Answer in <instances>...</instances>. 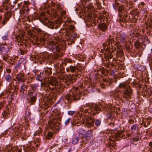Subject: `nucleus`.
Segmentation results:
<instances>
[{
    "instance_id": "nucleus-1",
    "label": "nucleus",
    "mask_w": 152,
    "mask_h": 152,
    "mask_svg": "<svg viewBox=\"0 0 152 152\" xmlns=\"http://www.w3.org/2000/svg\"><path fill=\"white\" fill-rule=\"evenodd\" d=\"M116 42L115 40L114 39L111 35H110L107 40L103 44V47L105 49L104 57L106 60V62L104 61V65L107 68L109 67L110 63H111L110 59L113 57V56L115 54V46L116 45Z\"/></svg>"
},
{
    "instance_id": "nucleus-2",
    "label": "nucleus",
    "mask_w": 152,
    "mask_h": 152,
    "mask_svg": "<svg viewBox=\"0 0 152 152\" xmlns=\"http://www.w3.org/2000/svg\"><path fill=\"white\" fill-rule=\"evenodd\" d=\"M56 82L51 81L49 83H42L41 85L44 88V90L47 92H50L49 94V98L50 99L53 96V92L61 93L63 91V88L60 85H56ZM49 97V96H48ZM48 98H49L48 97Z\"/></svg>"
},
{
    "instance_id": "nucleus-3",
    "label": "nucleus",
    "mask_w": 152,
    "mask_h": 152,
    "mask_svg": "<svg viewBox=\"0 0 152 152\" xmlns=\"http://www.w3.org/2000/svg\"><path fill=\"white\" fill-rule=\"evenodd\" d=\"M38 85L37 84H34L31 85V88L28 91V95L29 98L28 102L31 104H34L36 102L37 99V94L35 91H37Z\"/></svg>"
},
{
    "instance_id": "nucleus-4",
    "label": "nucleus",
    "mask_w": 152,
    "mask_h": 152,
    "mask_svg": "<svg viewBox=\"0 0 152 152\" xmlns=\"http://www.w3.org/2000/svg\"><path fill=\"white\" fill-rule=\"evenodd\" d=\"M88 108H85L83 112L84 113H90L91 114L94 115L96 113L97 114L99 113V111H102L103 110L102 106L101 104L98 103L96 104L93 105L92 107H87Z\"/></svg>"
},
{
    "instance_id": "nucleus-5",
    "label": "nucleus",
    "mask_w": 152,
    "mask_h": 152,
    "mask_svg": "<svg viewBox=\"0 0 152 152\" xmlns=\"http://www.w3.org/2000/svg\"><path fill=\"white\" fill-rule=\"evenodd\" d=\"M48 48L51 50L53 53H56L58 56H61L60 53L61 49L62 48V46L61 45L58 44V43H54L53 42H51L49 44Z\"/></svg>"
},
{
    "instance_id": "nucleus-6",
    "label": "nucleus",
    "mask_w": 152,
    "mask_h": 152,
    "mask_svg": "<svg viewBox=\"0 0 152 152\" xmlns=\"http://www.w3.org/2000/svg\"><path fill=\"white\" fill-rule=\"evenodd\" d=\"M61 119L60 115L56 116L55 118H53L50 121H48V124L49 126L53 127V129H58V128L60 127L59 126Z\"/></svg>"
},
{
    "instance_id": "nucleus-7",
    "label": "nucleus",
    "mask_w": 152,
    "mask_h": 152,
    "mask_svg": "<svg viewBox=\"0 0 152 152\" xmlns=\"http://www.w3.org/2000/svg\"><path fill=\"white\" fill-rule=\"evenodd\" d=\"M65 98L68 101V102L69 101L71 102L72 101H76L79 100L80 99V95L75 92H70L69 94H67L65 95Z\"/></svg>"
},
{
    "instance_id": "nucleus-8",
    "label": "nucleus",
    "mask_w": 152,
    "mask_h": 152,
    "mask_svg": "<svg viewBox=\"0 0 152 152\" xmlns=\"http://www.w3.org/2000/svg\"><path fill=\"white\" fill-rule=\"evenodd\" d=\"M95 119L92 117H88L86 118L83 121V123L85 125L86 127L88 128L94 127V122Z\"/></svg>"
},
{
    "instance_id": "nucleus-9",
    "label": "nucleus",
    "mask_w": 152,
    "mask_h": 152,
    "mask_svg": "<svg viewBox=\"0 0 152 152\" xmlns=\"http://www.w3.org/2000/svg\"><path fill=\"white\" fill-rule=\"evenodd\" d=\"M84 133L83 132L81 133H79L77 134L74 137L72 140V143L74 144H76L79 142L81 143L84 141V134L83 133Z\"/></svg>"
},
{
    "instance_id": "nucleus-10",
    "label": "nucleus",
    "mask_w": 152,
    "mask_h": 152,
    "mask_svg": "<svg viewBox=\"0 0 152 152\" xmlns=\"http://www.w3.org/2000/svg\"><path fill=\"white\" fill-rule=\"evenodd\" d=\"M6 45H4L3 46H0V53L2 54L5 55L7 54L10 49L12 48L11 46L12 45L11 43L10 44H6L5 43Z\"/></svg>"
},
{
    "instance_id": "nucleus-11",
    "label": "nucleus",
    "mask_w": 152,
    "mask_h": 152,
    "mask_svg": "<svg viewBox=\"0 0 152 152\" xmlns=\"http://www.w3.org/2000/svg\"><path fill=\"white\" fill-rule=\"evenodd\" d=\"M132 92V90L131 88L129 87L127 88L124 91L123 97L126 99L131 98V94Z\"/></svg>"
},
{
    "instance_id": "nucleus-12",
    "label": "nucleus",
    "mask_w": 152,
    "mask_h": 152,
    "mask_svg": "<svg viewBox=\"0 0 152 152\" xmlns=\"http://www.w3.org/2000/svg\"><path fill=\"white\" fill-rule=\"evenodd\" d=\"M28 86L27 85L23 84L21 86L20 90V94L22 97V98H24L27 94V89Z\"/></svg>"
},
{
    "instance_id": "nucleus-13",
    "label": "nucleus",
    "mask_w": 152,
    "mask_h": 152,
    "mask_svg": "<svg viewBox=\"0 0 152 152\" xmlns=\"http://www.w3.org/2000/svg\"><path fill=\"white\" fill-rule=\"evenodd\" d=\"M79 37V35L76 33L73 34L71 35L68 38H67V40L68 42V44H71L72 43H74L75 41L76 40L77 38H78Z\"/></svg>"
},
{
    "instance_id": "nucleus-14",
    "label": "nucleus",
    "mask_w": 152,
    "mask_h": 152,
    "mask_svg": "<svg viewBox=\"0 0 152 152\" xmlns=\"http://www.w3.org/2000/svg\"><path fill=\"white\" fill-rule=\"evenodd\" d=\"M66 32L65 33V35L68 36L71 33H73L75 30V27L73 25H70L67 27V28L66 29Z\"/></svg>"
},
{
    "instance_id": "nucleus-15",
    "label": "nucleus",
    "mask_w": 152,
    "mask_h": 152,
    "mask_svg": "<svg viewBox=\"0 0 152 152\" xmlns=\"http://www.w3.org/2000/svg\"><path fill=\"white\" fill-rule=\"evenodd\" d=\"M128 39V37L126 34L124 33H121L120 34V42L122 43L126 44L127 43V40Z\"/></svg>"
},
{
    "instance_id": "nucleus-16",
    "label": "nucleus",
    "mask_w": 152,
    "mask_h": 152,
    "mask_svg": "<svg viewBox=\"0 0 152 152\" xmlns=\"http://www.w3.org/2000/svg\"><path fill=\"white\" fill-rule=\"evenodd\" d=\"M24 74L21 73H19L17 75L16 78L18 82L19 83L20 82H23L24 81Z\"/></svg>"
},
{
    "instance_id": "nucleus-17",
    "label": "nucleus",
    "mask_w": 152,
    "mask_h": 152,
    "mask_svg": "<svg viewBox=\"0 0 152 152\" xmlns=\"http://www.w3.org/2000/svg\"><path fill=\"white\" fill-rule=\"evenodd\" d=\"M11 16V15L10 13L7 12V14H5V16L4 17L3 20L2 22V26L7 23V22L9 20Z\"/></svg>"
},
{
    "instance_id": "nucleus-18",
    "label": "nucleus",
    "mask_w": 152,
    "mask_h": 152,
    "mask_svg": "<svg viewBox=\"0 0 152 152\" xmlns=\"http://www.w3.org/2000/svg\"><path fill=\"white\" fill-rule=\"evenodd\" d=\"M12 76L10 74H7L4 77V80L5 82L7 83L10 84V83L12 80Z\"/></svg>"
},
{
    "instance_id": "nucleus-19",
    "label": "nucleus",
    "mask_w": 152,
    "mask_h": 152,
    "mask_svg": "<svg viewBox=\"0 0 152 152\" xmlns=\"http://www.w3.org/2000/svg\"><path fill=\"white\" fill-rule=\"evenodd\" d=\"M78 76V75L77 74L72 75L70 77H68L67 80L69 81L70 83L75 82Z\"/></svg>"
},
{
    "instance_id": "nucleus-20",
    "label": "nucleus",
    "mask_w": 152,
    "mask_h": 152,
    "mask_svg": "<svg viewBox=\"0 0 152 152\" xmlns=\"http://www.w3.org/2000/svg\"><path fill=\"white\" fill-rule=\"evenodd\" d=\"M10 112V110L8 108V106H7V109L4 110L3 113H2V116L3 118H7L9 115V113Z\"/></svg>"
},
{
    "instance_id": "nucleus-21",
    "label": "nucleus",
    "mask_w": 152,
    "mask_h": 152,
    "mask_svg": "<svg viewBox=\"0 0 152 152\" xmlns=\"http://www.w3.org/2000/svg\"><path fill=\"white\" fill-rule=\"evenodd\" d=\"M118 16L120 17L121 18L122 17V14L124 13V8L123 6H121L119 7L118 9Z\"/></svg>"
},
{
    "instance_id": "nucleus-22",
    "label": "nucleus",
    "mask_w": 152,
    "mask_h": 152,
    "mask_svg": "<svg viewBox=\"0 0 152 152\" xmlns=\"http://www.w3.org/2000/svg\"><path fill=\"white\" fill-rule=\"evenodd\" d=\"M99 28L103 31H105L107 29V25L104 23H102L98 25Z\"/></svg>"
},
{
    "instance_id": "nucleus-23",
    "label": "nucleus",
    "mask_w": 152,
    "mask_h": 152,
    "mask_svg": "<svg viewBox=\"0 0 152 152\" xmlns=\"http://www.w3.org/2000/svg\"><path fill=\"white\" fill-rule=\"evenodd\" d=\"M118 87L119 88L125 89L128 87L127 84L125 82L120 83L118 86Z\"/></svg>"
},
{
    "instance_id": "nucleus-24",
    "label": "nucleus",
    "mask_w": 152,
    "mask_h": 152,
    "mask_svg": "<svg viewBox=\"0 0 152 152\" xmlns=\"http://www.w3.org/2000/svg\"><path fill=\"white\" fill-rule=\"evenodd\" d=\"M39 58L40 59H41L42 60L44 61L47 58V57L46 56V54L43 53H41L39 54Z\"/></svg>"
},
{
    "instance_id": "nucleus-25",
    "label": "nucleus",
    "mask_w": 152,
    "mask_h": 152,
    "mask_svg": "<svg viewBox=\"0 0 152 152\" xmlns=\"http://www.w3.org/2000/svg\"><path fill=\"white\" fill-rule=\"evenodd\" d=\"M70 70L71 72L73 73L76 70H78V67L76 66H70L69 67Z\"/></svg>"
},
{
    "instance_id": "nucleus-26",
    "label": "nucleus",
    "mask_w": 152,
    "mask_h": 152,
    "mask_svg": "<svg viewBox=\"0 0 152 152\" xmlns=\"http://www.w3.org/2000/svg\"><path fill=\"white\" fill-rule=\"evenodd\" d=\"M43 73H40L39 74H38L36 77V80L38 81L42 82L43 80L42 77L43 76Z\"/></svg>"
},
{
    "instance_id": "nucleus-27",
    "label": "nucleus",
    "mask_w": 152,
    "mask_h": 152,
    "mask_svg": "<svg viewBox=\"0 0 152 152\" xmlns=\"http://www.w3.org/2000/svg\"><path fill=\"white\" fill-rule=\"evenodd\" d=\"M25 114H26L24 116V118H25L26 120L27 119L28 120V119L30 120V115H31V112L28 111L27 112L26 111Z\"/></svg>"
},
{
    "instance_id": "nucleus-28",
    "label": "nucleus",
    "mask_w": 152,
    "mask_h": 152,
    "mask_svg": "<svg viewBox=\"0 0 152 152\" xmlns=\"http://www.w3.org/2000/svg\"><path fill=\"white\" fill-rule=\"evenodd\" d=\"M138 125L137 124H134L131 127V132H134L136 130L138 129Z\"/></svg>"
},
{
    "instance_id": "nucleus-29",
    "label": "nucleus",
    "mask_w": 152,
    "mask_h": 152,
    "mask_svg": "<svg viewBox=\"0 0 152 152\" xmlns=\"http://www.w3.org/2000/svg\"><path fill=\"white\" fill-rule=\"evenodd\" d=\"M95 124L97 127L100 126L101 124V121L100 119H97L95 120Z\"/></svg>"
},
{
    "instance_id": "nucleus-30",
    "label": "nucleus",
    "mask_w": 152,
    "mask_h": 152,
    "mask_svg": "<svg viewBox=\"0 0 152 152\" xmlns=\"http://www.w3.org/2000/svg\"><path fill=\"white\" fill-rule=\"evenodd\" d=\"M53 132H49L47 135L45 137V139H50L51 137H52L53 135Z\"/></svg>"
},
{
    "instance_id": "nucleus-31",
    "label": "nucleus",
    "mask_w": 152,
    "mask_h": 152,
    "mask_svg": "<svg viewBox=\"0 0 152 152\" xmlns=\"http://www.w3.org/2000/svg\"><path fill=\"white\" fill-rule=\"evenodd\" d=\"M109 82H108L107 80L105 79H104L103 80V84L101 85V87L102 88H104L105 85L107 86L109 85Z\"/></svg>"
},
{
    "instance_id": "nucleus-32",
    "label": "nucleus",
    "mask_w": 152,
    "mask_h": 152,
    "mask_svg": "<svg viewBox=\"0 0 152 152\" xmlns=\"http://www.w3.org/2000/svg\"><path fill=\"white\" fill-rule=\"evenodd\" d=\"M71 119L70 118H68L64 120V125L66 126L70 122Z\"/></svg>"
},
{
    "instance_id": "nucleus-33",
    "label": "nucleus",
    "mask_w": 152,
    "mask_h": 152,
    "mask_svg": "<svg viewBox=\"0 0 152 152\" xmlns=\"http://www.w3.org/2000/svg\"><path fill=\"white\" fill-rule=\"evenodd\" d=\"M37 40L38 41H39L40 42H44L47 40V39L45 37H40L38 38Z\"/></svg>"
},
{
    "instance_id": "nucleus-34",
    "label": "nucleus",
    "mask_w": 152,
    "mask_h": 152,
    "mask_svg": "<svg viewBox=\"0 0 152 152\" xmlns=\"http://www.w3.org/2000/svg\"><path fill=\"white\" fill-rule=\"evenodd\" d=\"M92 135V133L91 131L88 130L86 133L85 137V138H87V137L91 136Z\"/></svg>"
},
{
    "instance_id": "nucleus-35",
    "label": "nucleus",
    "mask_w": 152,
    "mask_h": 152,
    "mask_svg": "<svg viewBox=\"0 0 152 152\" xmlns=\"http://www.w3.org/2000/svg\"><path fill=\"white\" fill-rule=\"evenodd\" d=\"M28 4H29V1H25L23 3V7L24 8L27 7Z\"/></svg>"
},
{
    "instance_id": "nucleus-36",
    "label": "nucleus",
    "mask_w": 152,
    "mask_h": 152,
    "mask_svg": "<svg viewBox=\"0 0 152 152\" xmlns=\"http://www.w3.org/2000/svg\"><path fill=\"white\" fill-rule=\"evenodd\" d=\"M18 52L22 55H23L26 53V51L25 50L21 49H20V50H18Z\"/></svg>"
},
{
    "instance_id": "nucleus-37",
    "label": "nucleus",
    "mask_w": 152,
    "mask_h": 152,
    "mask_svg": "<svg viewBox=\"0 0 152 152\" xmlns=\"http://www.w3.org/2000/svg\"><path fill=\"white\" fill-rule=\"evenodd\" d=\"M2 39L4 40H7L8 39V34L7 33L4 35L2 37Z\"/></svg>"
},
{
    "instance_id": "nucleus-38",
    "label": "nucleus",
    "mask_w": 152,
    "mask_h": 152,
    "mask_svg": "<svg viewBox=\"0 0 152 152\" xmlns=\"http://www.w3.org/2000/svg\"><path fill=\"white\" fill-rule=\"evenodd\" d=\"M52 11H53V16L55 17H56L58 14V13L57 12V11L56 10H55L53 9V10H52Z\"/></svg>"
},
{
    "instance_id": "nucleus-39",
    "label": "nucleus",
    "mask_w": 152,
    "mask_h": 152,
    "mask_svg": "<svg viewBox=\"0 0 152 152\" xmlns=\"http://www.w3.org/2000/svg\"><path fill=\"white\" fill-rule=\"evenodd\" d=\"M15 130L17 132L20 133L21 132V129H20V126L15 127Z\"/></svg>"
},
{
    "instance_id": "nucleus-40",
    "label": "nucleus",
    "mask_w": 152,
    "mask_h": 152,
    "mask_svg": "<svg viewBox=\"0 0 152 152\" xmlns=\"http://www.w3.org/2000/svg\"><path fill=\"white\" fill-rule=\"evenodd\" d=\"M134 45L137 48H138L140 45V42L138 41H136Z\"/></svg>"
},
{
    "instance_id": "nucleus-41",
    "label": "nucleus",
    "mask_w": 152,
    "mask_h": 152,
    "mask_svg": "<svg viewBox=\"0 0 152 152\" xmlns=\"http://www.w3.org/2000/svg\"><path fill=\"white\" fill-rule=\"evenodd\" d=\"M85 107H85L84 106H82V107H81L80 109V112H83L84 111V110L85 109Z\"/></svg>"
},
{
    "instance_id": "nucleus-42",
    "label": "nucleus",
    "mask_w": 152,
    "mask_h": 152,
    "mask_svg": "<svg viewBox=\"0 0 152 152\" xmlns=\"http://www.w3.org/2000/svg\"><path fill=\"white\" fill-rule=\"evenodd\" d=\"M144 121L146 123V124L148 125V126L150 124L151 120L150 119H148L146 120L145 121Z\"/></svg>"
},
{
    "instance_id": "nucleus-43",
    "label": "nucleus",
    "mask_w": 152,
    "mask_h": 152,
    "mask_svg": "<svg viewBox=\"0 0 152 152\" xmlns=\"http://www.w3.org/2000/svg\"><path fill=\"white\" fill-rule=\"evenodd\" d=\"M80 123H79L77 121V122H73V123H72V125H73V126H80L81 125V124L80 125H78V124H80Z\"/></svg>"
},
{
    "instance_id": "nucleus-44",
    "label": "nucleus",
    "mask_w": 152,
    "mask_h": 152,
    "mask_svg": "<svg viewBox=\"0 0 152 152\" xmlns=\"http://www.w3.org/2000/svg\"><path fill=\"white\" fill-rule=\"evenodd\" d=\"M66 12L65 11H62L61 13V16L63 17H65V16H64L66 15Z\"/></svg>"
},
{
    "instance_id": "nucleus-45",
    "label": "nucleus",
    "mask_w": 152,
    "mask_h": 152,
    "mask_svg": "<svg viewBox=\"0 0 152 152\" xmlns=\"http://www.w3.org/2000/svg\"><path fill=\"white\" fill-rule=\"evenodd\" d=\"M75 112L74 111H69L68 112V113L70 115H73L75 113Z\"/></svg>"
},
{
    "instance_id": "nucleus-46",
    "label": "nucleus",
    "mask_w": 152,
    "mask_h": 152,
    "mask_svg": "<svg viewBox=\"0 0 152 152\" xmlns=\"http://www.w3.org/2000/svg\"><path fill=\"white\" fill-rule=\"evenodd\" d=\"M26 151L27 152H34V151L31 149L29 147H28L27 150H26Z\"/></svg>"
},
{
    "instance_id": "nucleus-47",
    "label": "nucleus",
    "mask_w": 152,
    "mask_h": 152,
    "mask_svg": "<svg viewBox=\"0 0 152 152\" xmlns=\"http://www.w3.org/2000/svg\"><path fill=\"white\" fill-rule=\"evenodd\" d=\"M65 62L66 63H71L72 62V61L70 59H66L65 60Z\"/></svg>"
},
{
    "instance_id": "nucleus-48",
    "label": "nucleus",
    "mask_w": 152,
    "mask_h": 152,
    "mask_svg": "<svg viewBox=\"0 0 152 152\" xmlns=\"http://www.w3.org/2000/svg\"><path fill=\"white\" fill-rule=\"evenodd\" d=\"M129 124H132L134 123V121L133 120L131 119L129 120Z\"/></svg>"
},
{
    "instance_id": "nucleus-49",
    "label": "nucleus",
    "mask_w": 152,
    "mask_h": 152,
    "mask_svg": "<svg viewBox=\"0 0 152 152\" xmlns=\"http://www.w3.org/2000/svg\"><path fill=\"white\" fill-rule=\"evenodd\" d=\"M149 145L150 146L149 150H148V152L150 151V149L152 148V142H150L149 143Z\"/></svg>"
},
{
    "instance_id": "nucleus-50",
    "label": "nucleus",
    "mask_w": 152,
    "mask_h": 152,
    "mask_svg": "<svg viewBox=\"0 0 152 152\" xmlns=\"http://www.w3.org/2000/svg\"><path fill=\"white\" fill-rule=\"evenodd\" d=\"M142 124L145 127H147L148 126V125L146 124L145 122L144 121H143L142 123Z\"/></svg>"
},
{
    "instance_id": "nucleus-51",
    "label": "nucleus",
    "mask_w": 152,
    "mask_h": 152,
    "mask_svg": "<svg viewBox=\"0 0 152 152\" xmlns=\"http://www.w3.org/2000/svg\"><path fill=\"white\" fill-rule=\"evenodd\" d=\"M6 72L8 73H11V69L9 68H7L6 69Z\"/></svg>"
},
{
    "instance_id": "nucleus-52",
    "label": "nucleus",
    "mask_w": 152,
    "mask_h": 152,
    "mask_svg": "<svg viewBox=\"0 0 152 152\" xmlns=\"http://www.w3.org/2000/svg\"><path fill=\"white\" fill-rule=\"evenodd\" d=\"M14 88L15 91L19 89V86L18 85H15L14 86Z\"/></svg>"
},
{
    "instance_id": "nucleus-53",
    "label": "nucleus",
    "mask_w": 152,
    "mask_h": 152,
    "mask_svg": "<svg viewBox=\"0 0 152 152\" xmlns=\"http://www.w3.org/2000/svg\"><path fill=\"white\" fill-rule=\"evenodd\" d=\"M3 58L4 60H5V61H7V58L6 56H5V55H4L3 56Z\"/></svg>"
},
{
    "instance_id": "nucleus-54",
    "label": "nucleus",
    "mask_w": 152,
    "mask_h": 152,
    "mask_svg": "<svg viewBox=\"0 0 152 152\" xmlns=\"http://www.w3.org/2000/svg\"><path fill=\"white\" fill-rule=\"evenodd\" d=\"M38 132L39 134H41L42 132V129L41 128H39L38 130Z\"/></svg>"
},
{
    "instance_id": "nucleus-55",
    "label": "nucleus",
    "mask_w": 152,
    "mask_h": 152,
    "mask_svg": "<svg viewBox=\"0 0 152 152\" xmlns=\"http://www.w3.org/2000/svg\"><path fill=\"white\" fill-rule=\"evenodd\" d=\"M115 96L117 97V98H119V96L118 94V92L116 91L115 92Z\"/></svg>"
},
{
    "instance_id": "nucleus-56",
    "label": "nucleus",
    "mask_w": 152,
    "mask_h": 152,
    "mask_svg": "<svg viewBox=\"0 0 152 152\" xmlns=\"http://www.w3.org/2000/svg\"><path fill=\"white\" fill-rule=\"evenodd\" d=\"M11 96V98H10L12 99H14V94L13 93H12L10 95Z\"/></svg>"
},
{
    "instance_id": "nucleus-57",
    "label": "nucleus",
    "mask_w": 152,
    "mask_h": 152,
    "mask_svg": "<svg viewBox=\"0 0 152 152\" xmlns=\"http://www.w3.org/2000/svg\"><path fill=\"white\" fill-rule=\"evenodd\" d=\"M114 124H115L114 123H110L109 124V125H110V126L113 127H114Z\"/></svg>"
},
{
    "instance_id": "nucleus-58",
    "label": "nucleus",
    "mask_w": 152,
    "mask_h": 152,
    "mask_svg": "<svg viewBox=\"0 0 152 152\" xmlns=\"http://www.w3.org/2000/svg\"><path fill=\"white\" fill-rule=\"evenodd\" d=\"M9 0H4V3L6 4L8 3Z\"/></svg>"
},
{
    "instance_id": "nucleus-59",
    "label": "nucleus",
    "mask_w": 152,
    "mask_h": 152,
    "mask_svg": "<svg viewBox=\"0 0 152 152\" xmlns=\"http://www.w3.org/2000/svg\"><path fill=\"white\" fill-rule=\"evenodd\" d=\"M48 22L49 23V24L51 25L52 26L53 25V22H52L51 21H48Z\"/></svg>"
},
{
    "instance_id": "nucleus-60",
    "label": "nucleus",
    "mask_w": 152,
    "mask_h": 152,
    "mask_svg": "<svg viewBox=\"0 0 152 152\" xmlns=\"http://www.w3.org/2000/svg\"><path fill=\"white\" fill-rule=\"evenodd\" d=\"M118 20H120V22H124V20L123 19H119Z\"/></svg>"
},
{
    "instance_id": "nucleus-61",
    "label": "nucleus",
    "mask_w": 152,
    "mask_h": 152,
    "mask_svg": "<svg viewBox=\"0 0 152 152\" xmlns=\"http://www.w3.org/2000/svg\"><path fill=\"white\" fill-rule=\"evenodd\" d=\"M33 72L35 73V75H36L37 72V71L35 69H34L33 70Z\"/></svg>"
},
{
    "instance_id": "nucleus-62",
    "label": "nucleus",
    "mask_w": 152,
    "mask_h": 152,
    "mask_svg": "<svg viewBox=\"0 0 152 152\" xmlns=\"http://www.w3.org/2000/svg\"><path fill=\"white\" fill-rule=\"evenodd\" d=\"M7 152H14L13 150L11 149L10 150H8Z\"/></svg>"
},
{
    "instance_id": "nucleus-63",
    "label": "nucleus",
    "mask_w": 152,
    "mask_h": 152,
    "mask_svg": "<svg viewBox=\"0 0 152 152\" xmlns=\"http://www.w3.org/2000/svg\"><path fill=\"white\" fill-rule=\"evenodd\" d=\"M119 137V136H120V133H119L118 132H117L116 134Z\"/></svg>"
},
{
    "instance_id": "nucleus-64",
    "label": "nucleus",
    "mask_w": 152,
    "mask_h": 152,
    "mask_svg": "<svg viewBox=\"0 0 152 152\" xmlns=\"http://www.w3.org/2000/svg\"><path fill=\"white\" fill-rule=\"evenodd\" d=\"M21 5V4L19 3L18 4V8H19L20 7V6Z\"/></svg>"
}]
</instances>
